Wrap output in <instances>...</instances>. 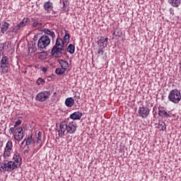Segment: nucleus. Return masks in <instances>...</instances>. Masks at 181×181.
Returning <instances> with one entry per match:
<instances>
[{
	"label": "nucleus",
	"instance_id": "nucleus-1",
	"mask_svg": "<svg viewBox=\"0 0 181 181\" xmlns=\"http://www.w3.org/2000/svg\"><path fill=\"white\" fill-rule=\"evenodd\" d=\"M69 41L70 34L69 33V31L65 30L64 40L60 37L57 38L55 45L51 49L52 56H54L56 59H59V57L66 55V47L64 46V43H67Z\"/></svg>",
	"mask_w": 181,
	"mask_h": 181
},
{
	"label": "nucleus",
	"instance_id": "nucleus-2",
	"mask_svg": "<svg viewBox=\"0 0 181 181\" xmlns=\"http://www.w3.org/2000/svg\"><path fill=\"white\" fill-rule=\"evenodd\" d=\"M66 131L67 134H74L77 131V123L76 122H61L59 129L58 130V136L62 138V136H64Z\"/></svg>",
	"mask_w": 181,
	"mask_h": 181
},
{
	"label": "nucleus",
	"instance_id": "nucleus-3",
	"mask_svg": "<svg viewBox=\"0 0 181 181\" xmlns=\"http://www.w3.org/2000/svg\"><path fill=\"white\" fill-rule=\"evenodd\" d=\"M0 172H13L18 169L19 165L13 161L4 160L0 163Z\"/></svg>",
	"mask_w": 181,
	"mask_h": 181
},
{
	"label": "nucleus",
	"instance_id": "nucleus-4",
	"mask_svg": "<svg viewBox=\"0 0 181 181\" xmlns=\"http://www.w3.org/2000/svg\"><path fill=\"white\" fill-rule=\"evenodd\" d=\"M168 100L174 104H179L181 100L180 90L177 88L171 90L168 94Z\"/></svg>",
	"mask_w": 181,
	"mask_h": 181
},
{
	"label": "nucleus",
	"instance_id": "nucleus-5",
	"mask_svg": "<svg viewBox=\"0 0 181 181\" xmlns=\"http://www.w3.org/2000/svg\"><path fill=\"white\" fill-rule=\"evenodd\" d=\"M50 45V38L47 35H42L37 42L38 49H46Z\"/></svg>",
	"mask_w": 181,
	"mask_h": 181
},
{
	"label": "nucleus",
	"instance_id": "nucleus-6",
	"mask_svg": "<svg viewBox=\"0 0 181 181\" xmlns=\"http://www.w3.org/2000/svg\"><path fill=\"white\" fill-rule=\"evenodd\" d=\"M50 95H52V91L45 90V91L39 93L36 95L35 100L37 101H39V103H43L45 101H47V99L49 98V97H50Z\"/></svg>",
	"mask_w": 181,
	"mask_h": 181
},
{
	"label": "nucleus",
	"instance_id": "nucleus-7",
	"mask_svg": "<svg viewBox=\"0 0 181 181\" xmlns=\"http://www.w3.org/2000/svg\"><path fill=\"white\" fill-rule=\"evenodd\" d=\"M30 23V20L29 18H23L21 23L16 25L11 30L12 33H18L21 30V28L26 26Z\"/></svg>",
	"mask_w": 181,
	"mask_h": 181
},
{
	"label": "nucleus",
	"instance_id": "nucleus-8",
	"mask_svg": "<svg viewBox=\"0 0 181 181\" xmlns=\"http://www.w3.org/2000/svg\"><path fill=\"white\" fill-rule=\"evenodd\" d=\"M138 112L139 117L141 118H148V117H149L151 110H149V107L146 106H142L139 107Z\"/></svg>",
	"mask_w": 181,
	"mask_h": 181
},
{
	"label": "nucleus",
	"instance_id": "nucleus-9",
	"mask_svg": "<svg viewBox=\"0 0 181 181\" xmlns=\"http://www.w3.org/2000/svg\"><path fill=\"white\" fill-rule=\"evenodd\" d=\"M14 139L18 142L23 139V129L22 127H18L15 129Z\"/></svg>",
	"mask_w": 181,
	"mask_h": 181
},
{
	"label": "nucleus",
	"instance_id": "nucleus-10",
	"mask_svg": "<svg viewBox=\"0 0 181 181\" xmlns=\"http://www.w3.org/2000/svg\"><path fill=\"white\" fill-rule=\"evenodd\" d=\"M13 146V144L11 141H8L6 144V148L4 152V158H9L11 156V151H12V147Z\"/></svg>",
	"mask_w": 181,
	"mask_h": 181
},
{
	"label": "nucleus",
	"instance_id": "nucleus-11",
	"mask_svg": "<svg viewBox=\"0 0 181 181\" xmlns=\"http://www.w3.org/2000/svg\"><path fill=\"white\" fill-rule=\"evenodd\" d=\"M98 39V45L99 47H107L108 45V37L100 36Z\"/></svg>",
	"mask_w": 181,
	"mask_h": 181
},
{
	"label": "nucleus",
	"instance_id": "nucleus-12",
	"mask_svg": "<svg viewBox=\"0 0 181 181\" xmlns=\"http://www.w3.org/2000/svg\"><path fill=\"white\" fill-rule=\"evenodd\" d=\"M13 159L14 160L16 165L18 166H21L22 165V157H21V154L18 152H16L13 156Z\"/></svg>",
	"mask_w": 181,
	"mask_h": 181
},
{
	"label": "nucleus",
	"instance_id": "nucleus-13",
	"mask_svg": "<svg viewBox=\"0 0 181 181\" xmlns=\"http://www.w3.org/2000/svg\"><path fill=\"white\" fill-rule=\"evenodd\" d=\"M43 8L46 12H50L53 11V3L52 1H48L44 3Z\"/></svg>",
	"mask_w": 181,
	"mask_h": 181
},
{
	"label": "nucleus",
	"instance_id": "nucleus-14",
	"mask_svg": "<svg viewBox=\"0 0 181 181\" xmlns=\"http://www.w3.org/2000/svg\"><path fill=\"white\" fill-rule=\"evenodd\" d=\"M81 117H83V113L80 112L79 111H77L70 115L69 118H71V119L76 120L81 119Z\"/></svg>",
	"mask_w": 181,
	"mask_h": 181
},
{
	"label": "nucleus",
	"instance_id": "nucleus-15",
	"mask_svg": "<svg viewBox=\"0 0 181 181\" xmlns=\"http://www.w3.org/2000/svg\"><path fill=\"white\" fill-rule=\"evenodd\" d=\"M11 65L0 64V72L3 74H6L11 70Z\"/></svg>",
	"mask_w": 181,
	"mask_h": 181
},
{
	"label": "nucleus",
	"instance_id": "nucleus-16",
	"mask_svg": "<svg viewBox=\"0 0 181 181\" xmlns=\"http://www.w3.org/2000/svg\"><path fill=\"white\" fill-rule=\"evenodd\" d=\"M168 4L173 8H179V6H180L181 0H168Z\"/></svg>",
	"mask_w": 181,
	"mask_h": 181
},
{
	"label": "nucleus",
	"instance_id": "nucleus-17",
	"mask_svg": "<svg viewBox=\"0 0 181 181\" xmlns=\"http://www.w3.org/2000/svg\"><path fill=\"white\" fill-rule=\"evenodd\" d=\"M158 115L159 117H161V118H170V115H169L168 112L163 110H158Z\"/></svg>",
	"mask_w": 181,
	"mask_h": 181
},
{
	"label": "nucleus",
	"instance_id": "nucleus-18",
	"mask_svg": "<svg viewBox=\"0 0 181 181\" xmlns=\"http://www.w3.org/2000/svg\"><path fill=\"white\" fill-rule=\"evenodd\" d=\"M65 105L69 107H73L74 105V99L73 98H67L65 100Z\"/></svg>",
	"mask_w": 181,
	"mask_h": 181
},
{
	"label": "nucleus",
	"instance_id": "nucleus-19",
	"mask_svg": "<svg viewBox=\"0 0 181 181\" xmlns=\"http://www.w3.org/2000/svg\"><path fill=\"white\" fill-rule=\"evenodd\" d=\"M58 63L60 64L62 69H64L65 71L67 70V67H69V62L67 61L58 59Z\"/></svg>",
	"mask_w": 181,
	"mask_h": 181
},
{
	"label": "nucleus",
	"instance_id": "nucleus-20",
	"mask_svg": "<svg viewBox=\"0 0 181 181\" xmlns=\"http://www.w3.org/2000/svg\"><path fill=\"white\" fill-rule=\"evenodd\" d=\"M24 141H25L26 146H30V145L33 144V136H32V135H29L25 138Z\"/></svg>",
	"mask_w": 181,
	"mask_h": 181
},
{
	"label": "nucleus",
	"instance_id": "nucleus-21",
	"mask_svg": "<svg viewBox=\"0 0 181 181\" xmlns=\"http://www.w3.org/2000/svg\"><path fill=\"white\" fill-rule=\"evenodd\" d=\"M44 33H45L46 35H48L49 36L52 37V40H54V37L56 36V35L54 34V32L49 30L48 28H45L43 30Z\"/></svg>",
	"mask_w": 181,
	"mask_h": 181
},
{
	"label": "nucleus",
	"instance_id": "nucleus-22",
	"mask_svg": "<svg viewBox=\"0 0 181 181\" xmlns=\"http://www.w3.org/2000/svg\"><path fill=\"white\" fill-rule=\"evenodd\" d=\"M157 128L160 129V131H166V124L163 121H159Z\"/></svg>",
	"mask_w": 181,
	"mask_h": 181
},
{
	"label": "nucleus",
	"instance_id": "nucleus-23",
	"mask_svg": "<svg viewBox=\"0 0 181 181\" xmlns=\"http://www.w3.org/2000/svg\"><path fill=\"white\" fill-rule=\"evenodd\" d=\"M42 135H43L42 132H39L37 133L36 145L39 144H40L39 148H42Z\"/></svg>",
	"mask_w": 181,
	"mask_h": 181
},
{
	"label": "nucleus",
	"instance_id": "nucleus-24",
	"mask_svg": "<svg viewBox=\"0 0 181 181\" xmlns=\"http://www.w3.org/2000/svg\"><path fill=\"white\" fill-rule=\"evenodd\" d=\"M0 64H4V65H10L9 64V58L5 55H4L1 57Z\"/></svg>",
	"mask_w": 181,
	"mask_h": 181
},
{
	"label": "nucleus",
	"instance_id": "nucleus-25",
	"mask_svg": "<svg viewBox=\"0 0 181 181\" xmlns=\"http://www.w3.org/2000/svg\"><path fill=\"white\" fill-rule=\"evenodd\" d=\"M9 28V24L7 22H4L1 28V33H5Z\"/></svg>",
	"mask_w": 181,
	"mask_h": 181
},
{
	"label": "nucleus",
	"instance_id": "nucleus-26",
	"mask_svg": "<svg viewBox=\"0 0 181 181\" xmlns=\"http://www.w3.org/2000/svg\"><path fill=\"white\" fill-rule=\"evenodd\" d=\"M66 52L70 54H74V52H76V47L73 44H70L67 47Z\"/></svg>",
	"mask_w": 181,
	"mask_h": 181
},
{
	"label": "nucleus",
	"instance_id": "nucleus-27",
	"mask_svg": "<svg viewBox=\"0 0 181 181\" xmlns=\"http://www.w3.org/2000/svg\"><path fill=\"white\" fill-rule=\"evenodd\" d=\"M65 72L66 69L62 68H57V69L55 70V73L56 74H58V76H62V74H64Z\"/></svg>",
	"mask_w": 181,
	"mask_h": 181
},
{
	"label": "nucleus",
	"instance_id": "nucleus-28",
	"mask_svg": "<svg viewBox=\"0 0 181 181\" xmlns=\"http://www.w3.org/2000/svg\"><path fill=\"white\" fill-rule=\"evenodd\" d=\"M42 23H40L39 21H34L32 24L33 28H35V29H39V28L42 27Z\"/></svg>",
	"mask_w": 181,
	"mask_h": 181
},
{
	"label": "nucleus",
	"instance_id": "nucleus-29",
	"mask_svg": "<svg viewBox=\"0 0 181 181\" xmlns=\"http://www.w3.org/2000/svg\"><path fill=\"white\" fill-rule=\"evenodd\" d=\"M104 49H105V47H100V48H98V54H100V56H103L104 55Z\"/></svg>",
	"mask_w": 181,
	"mask_h": 181
},
{
	"label": "nucleus",
	"instance_id": "nucleus-30",
	"mask_svg": "<svg viewBox=\"0 0 181 181\" xmlns=\"http://www.w3.org/2000/svg\"><path fill=\"white\" fill-rule=\"evenodd\" d=\"M36 83L37 84V86H40V84L45 83V79L42 78H38V79L36 81Z\"/></svg>",
	"mask_w": 181,
	"mask_h": 181
},
{
	"label": "nucleus",
	"instance_id": "nucleus-31",
	"mask_svg": "<svg viewBox=\"0 0 181 181\" xmlns=\"http://www.w3.org/2000/svg\"><path fill=\"white\" fill-rule=\"evenodd\" d=\"M5 45H6V42L0 44V53L5 50Z\"/></svg>",
	"mask_w": 181,
	"mask_h": 181
},
{
	"label": "nucleus",
	"instance_id": "nucleus-32",
	"mask_svg": "<svg viewBox=\"0 0 181 181\" xmlns=\"http://www.w3.org/2000/svg\"><path fill=\"white\" fill-rule=\"evenodd\" d=\"M21 124H22V120L21 119L17 120L15 123L14 128H16V127H18V125H21Z\"/></svg>",
	"mask_w": 181,
	"mask_h": 181
},
{
	"label": "nucleus",
	"instance_id": "nucleus-33",
	"mask_svg": "<svg viewBox=\"0 0 181 181\" xmlns=\"http://www.w3.org/2000/svg\"><path fill=\"white\" fill-rule=\"evenodd\" d=\"M15 127H11L10 129H9V130H8V132H9V134H10V135H12V134H13V132H15Z\"/></svg>",
	"mask_w": 181,
	"mask_h": 181
},
{
	"label": "nucleus",
	"instance_id": "nucleus-34",
	"mask_svg": "<svg viewBox=\"0 0 181 181\" xmlns=\"http://www.w3.org/2000/svg\"><path fill=\"white\" fill-rule=\"evenodd\" d=\"M62 4H63V8L66 6V4H67V0H62Z\"/></svg>",
	"mask_w": 181,
	"mask_h": 181
},
{
	"label": "nucleus",
	"instance_id": "nucleus-35",
	"mask_svg": "<svg viewBox=\"0 0 181 181\" xmlns=\"http://www.w3.org/2000/svg\"><path fill=\"white\" fill-rule=\"evenodd\" d=\"M42 71H43L44 73H46V71H47V68L43 67L42 69Z\"/></svg>",
	"mask_w": 181,
	"mask_h": 181
},
{
	"label": "nucleus",
	"instance_id": "nucleus-36",
	"mask_svg": "<svg viewBox=\"0 0 181 181\" xmlns=\"http://www.w3.org/2000/svg\"><path fill=\"white\" fill-rule=\"evenodd\" d=\"M25 142H26V141L23 140V141L21 142V146L23 145V144H25Z\"/></svg>",
	"mask_w": 181,
	"mask_h": 181
},
{
	"label": "nucleus",
	"instance_id": "nucleus-37",
	"mask_svg": "<svg viewBox=\"0 0 181 181\" xmlns=\"http://www.w3.org/2000/svg\"><path fill=\"white\" fill-rule=\"evenodd\" d=\"M25 152H26L28 153V152H29V151L28 150H25Z\"/></svg>",
	"mask_w": 181,
	"mask_h": 181
},
{
	"label": "nucleus",
	"instance_id": "nucleus-38",
	"mask_svg": "<svg viewBox=\"0 0 181 181\" xmlns=\"http://www.w3.org/2000/svg\"><path fill=\"white\" fill-rule=\"evenodd\" d=\"M75 101H76V103H78V100H76V99L75 100Z\"/></svg>",
	"mask_w": 181,
	"mask_h": 181
},
{
	"label": "nucleus",
	"instance_id": "nucleus-39",
	"mask_svg": "<svg viewBox=\"0 0 181 181\" xmlns=\"http://www.w3.org/2000/svg\"><path fill=\"white\" fill-rule=\"evenodd\" d=\"M75 101H76V103H78V100H76V99L75 100Z\"/></svg>",
	"mask_w": 181,
	"mask_h": 181
},
{
	"label": "nucleus",
	"instance_id": "nucleus-40",
	"mask_svg": "<svg viewBox=\"0 0 181 181\" xmlns=\"http://www.w3.org/2000/svg\"><path fill=\"white\" fill-rule=\"evenodd\" d=\"M53 13H56V11H53Z\"/></svg>",
	"mask_w": 181,
	"mask_h": 181
}]
</instances>
